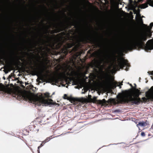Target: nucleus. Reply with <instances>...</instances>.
<instances>
[{
    "label": "nucleus",
    "instance_id": "8",
    "mask_svg": "<svg viewBox=\"0 0 153 153\" xmlns=\"http://www.w3.org/2000/svg\"><path fill=\"white\" fill-rule=\"evenodd\" d=\"M146 48L150 50L153 49V41L151 40H149L146 45Z\"/></svg>",
    "mask_w": 153,
    "mask_h": 153
},
{
    "label": "nucleus",
    "instance_id": "6",
    "mask_svg": "<svg viewBox=\"0 0 153 153\" xmlns=\"http://www.w3.org/2000/svg\"><path fill=\"white\" fill-rule=\"evenodd\" d=\"M143 0H129V7L130 9L134 10L137 6V3L142 1Z\"/></svg>",
    "mask_w": 153,
    "mask_h": 153
},
{
    "label": "nucleus",
    "instance_id": "12",
    "mask_svg": "<svg viewBox=\"0 0 153 153\" xmlns=\"http://www.w3.org/2000/svg\"><path fill=\"white\" fill-rule=\"evenodd\" d=\"M0 91H6L5 87L2 85L0 84Z\"/></svg>",
    "mask_w": 153,
    "mask_h": 153
},
{
    "label": "nucleus",
    "instance_id": "14",
    "mask_svg": "<svg viewBox=\"0 0 153 153\" xmlns=\"http://www.w3.org/2000/svg\"><path fill=\"white\" fill-rule=\"evenodd\" d=\"M4 71L5 73L6 74L8 73L9 71L8 68H6L5 67H4Z\"/></svg>",
    "mask_w": 153,
    "mask_h": 153
},
{
    "label": "nucleus",
    "instance_id": "16",
    "mask_svg": "<svg viewBox=\"0 0 153 153\" xmlns=\"http://www.w3.org/2000/svg\"><path fill=\"white\" fill-rule=\"evenodd\" d=\"M106 100L105 99H103L102 100L100 101V103L101 104H103L104 103H106Z\"/></svg>",
    "mask_w": 153,
    "mask_h": 153
},
{
    "label": "nucleus",
    "instance_id": "1",
    "mask_svg": "<svg viewBox=\"0 0 153 153\" xmlns=\"http://www.w3.org/2000/svg\"><path fill=\"white\" fill-rule=\"evenodd\" d=\"M96 62L98 66H100L102 64L104 65L105 64L109 63L108 69L113 73L123 68L125 66L129 67L127 61L123 58H119L117 62L115 58L112 60L111 56L107 54L102 56Z\"/></svg>",
    "mask_w": 153,
    "mask_h": 153
},
{
    "label": "nucleus",
    "instance_id": "3",
    "mask_svg": "<svg viewBox=\"0 0 153 153\" xmlns=\"http://www.w3.org/2000/svg\"><path fill=\"white\" fill-rule=\"evenodd\" d=\"M23 97L25 99L28 100L31 103L38 106L42 104L50 105L52 103V100L45 99L41 94L36 95L30 93L26 94Z\"/></svg>",
    "mask_w": 153,
    "mask_h": 153
},
{
    "label": "nucleus",
    "instance_id": "4",
    "mask_svg": "<svg viewBox=\"0 0 153 153\" xmlns=\"http://www.w3.org/2000/svg\"><path fill=\"white\" fill-rule=\"evenodd\" d=\"M139 91L137 89L126 92L121 95L119 100L122 102L132 101L135 104L139 103L140 99L138 97L140 95Z\"/></svg>",
    "mask_w": 153,
    "mask_h": 153
},
{
    "label": "nucleus",
    "instance_id": "13",
    "mask_svg": "<svg viewBox=\"0 0 153 153\" xmlns=\"http://www.w3.org/2000/svg\"><path fill=\"white\" fill-rule=\"evenodd\" d=\"M148 73L151 76V79L153 80V71L152 72H148Z\"/></svg>",
    "mask_w": 153,
    "mask_h": 153
},
{
    "label": "nucleus",
    "instance_id": "5",
    "mask_svg": "<svg viewBox=\"0 0 153 153\" xmlns=\"http://www.w3.org/2000/svg\"><path fill=\"white\" fill-rule=\"evenodd\" d=\"M146 97H143L142 100L144 102H147L149 99L153 100V86L146 93Z\"/></svg>",
    "mask_w": 153,
    "mask_h": 153
},
{
    "label": "nucleus",
    "instance_id": "15",
    "mask_svg": "<svg viewBox=\"0 0 153 153\" xmlns=\"http://www.w3.org/2000/svg\"><path fill=\"white\" fill-rule=\"evenodd\" d=\"M97 98V97H94L93 98L91 99V101L93 102H95L96 101Z\"/></svg>",
    "mask_w": 153,
    "mask_h": 153
},
{
    "label": "nucleus",
    "instance_id": "19",
    "mask_svg": "<svg viewBox=\"0 0 153 153\" xmlns=\"http://www.w3.org/2000/svg\"><path fill=\"white\" fill-rule=\"evenodd\" d=\"M141 135L143 136H145V134L143 132H142L141 133Z\"/></svg>",
    "mask_w": 153,
    "mask_h": 153
},
{
    "label": "nucleus",
    "instance_id": "21",
    "mask_svg": "<svg viewBox=\"0 0 153 153\" xmlns=\"http://www.w3.org/2000/svg\"><path fill=\"white\" fill-rule=\"evenodd\" d=\"M77 101H81V100H79V99H77L76 100Z\"/></svg>",
    "mask_w": 153,
    "mask_h": 153
},
{
    "label": "nucleus",
    "instance_id": "18",
    "mask_svg": "<svg viewBox=\"0 0 153 153\" xmlns=\"http://www.w3.org/2000/svg\"><path fill=\"white\" fill-rule=\"evenodd\" d=\"M88 99L90 100V101H91V95H88Z\"/></svg>",
    "mask_w": 153,
    "mask_h": 153
},
{
    "label": "nucleus",
    "instance_id": "25",
    "mask_svg": "<svg viewBox=\"0 0 153 153\" xmlns=\"http://www.w3.org/2000/svg\"><path fill=\"white\" fill-rule=\"evenodd\" d=\"M130 85L131 86H132V85H131V84H130Z\"/></svg>",
    "mask_w": 153,
    "mask_h": 153
},
{
    "label": "nucleus",
    "instance_id": "10",
    "mask_svg": "<svg viewBox=\"0 0 153 153\" xmlns=\"http://www.w3.org/2000/svg\"><path fill=\"white\" fill-rule=\"evenodd\" d=\"M110 84L111 85H113L114 87H116L117 86L119 87V88H121V85H122V84L120 83L118 84L117 82H110Z\"/></svg>",
    "mask_w": 153,
    "mask_h": 153
},
{
    "label": "nucleus",
    "instance_id": "23",
    "mask_svg": "<svg viewBox=\"0 0 153 153\" xmlns=\"http://www.w3.org/2000/svg\"><path fill=\"white\" fill-rule=\"evenodd\" d=\"M40 147L39 146H38V149H39V148H40Z\"/></svg>",
    "mask_w": 153,
    "mask_h": 153
},
{
    "label": "nucleus",
    "instance_id": "17",
    "mask_svg": "<svg viewBox=\"0 0 153 153\" xmlns=\"http://www.w3.org/2000/svg\"><path fill=\"white\" fill-rule=\"evenodd\" d=\"M49 94L48 93H46L45 94V95L46 97H49Z\"/></svg>",
    "mask_w": 153,
    "mask_h": 153
},
{
    "label": "nucleus",
    "instance_id": "7",
    "mask_svg": "<svg viewBox=\"0 0 153 153\" xmlns=\"http://www.w3.org/2000/svg\"><path fill=\"white\" fill-rule=\"evenodd\" d=\"M153 1L152 0H148L147 2L145 4H143L140 6V8L141 9H144L148 7V4L151 6H152Z\"/></svg>",
    "mask_w": 153,
    "mask_h": 153
},
{
    "label": "nucleus",
    "instance_id": "11",
    "mask_svg": "<svg viewBox=\"0 0 153 153\" xmlns=\"http://www.w3.org/2000/svg\"><path fill=\"white\" fill-rule=\"evenodd\" d=\"M147 124V123L146 122H139L138 123V124H137V126L139 128V126H141V127H144L145 126H146Z\"/></svg>",
    "mask_w": 153,
    "mask_h": 153
},
{
    "label": "nucleus",
    "instance_id": "22",
    "mask_svg": "<svg viewBox=\"0 0 153 153\" xmlns=\"http://www.w3.org/2000/svg\"><path fill=\"white\" fill-rule=\"evenodd\" d=\"M54 93H55V92H53V94H52V95H53L54 94Z\"/></svg>",
    "mask_w": 153,
    "mask_h": 153
},
{
    "label": "nucleus",
    "instance_id": "2",
    "mask_svg": "<svg viewBox=\"0 0 153 153\" xmlns=\"http://www.w3.org/2000/svg\"><path fill=\"white\" fill-rule=\"evenodd\" d=\"M147 36L146 33H142L136 38H130L126 40L123 44L122 50L126 51L130 49L136 45L142 47L143 45V41L146 40Z\"/></svg>",
    "mask_w": 153,
    "mask_h": 153
},
{
    "label": "nucleus",
    "instance_id": "20",
    "mask_svg": "<svg viewBox=\"0 0 153 153\" xmlns=\"http://www.w3.org/2000/svg\"><path fill=\"white\" fill-rule=\"evenodd\" d=\"M87 91V90H84L85 92H82V94H84L85 93V92Z\"/></svg>",
    "mask_w": 153,
    "mask_h": 153
},
{
    "label": "nucleus",
    "instance_id": "24",
    "mask_svg": "<svg viewBox=\"0 0 153 153\" xmlns=\"http://www.w3.org/2000/svg\"><path fill=\"white\" fill-rule=\"evenodd\" d=\"M3 78L5 79V78H4V76L3 77Z\"/></svg>",
    "mask_w": 153,
    "mask_h": 153
},
{
    "label": "nucleus",
    "instance_id": "9",
    "mask_svg": "<svg viewBox=\"0 0 153 153\" xmlns=\"http://www.w3.org/2000/svg\"><path fill=\"white\" fill-rule=\"evenodd\" d=\"M142 23L143 26V30L145 31H149L151 29V27L153 26V23L152 22L150 24V25L151 27H150L149 26H147L146 25L143 24V22H142Z\"/></svg>",
    "mask_w": 153,
    "mask_h": 153
}]
</instances>
